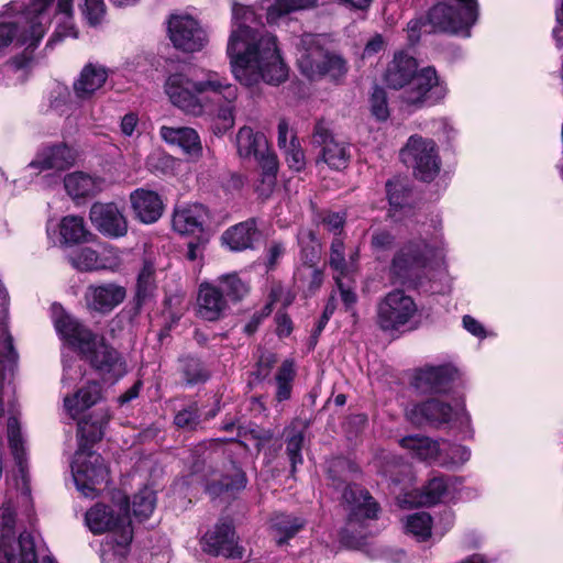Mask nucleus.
I'll return each mask as SVG.
<instances>
[{"mask_svg": "<svg viewBox=\"0 0 563 563\" xmlns=\"http://www.w3.org/2000/svg\"><path fill=\"white\" fill-rule=\"evenodd\" d=\"M464 413L463 406L454 410L449 404L442 402L438 399H429L413 405L407 411V418L411 423L418 427L424 424L440 427L453 419H460V416H463Z\"/></svg>", "mask_w": 563, "mask_h": 563, "instance_id": "a211bd4d", "label": "nucleus"}, {"mask_svg": "<svg viewBox=\"0 0 563 563\" xmlns=\"http://www.w3.org/2000/svg\"><path fill=\"white\" fill-rule=\"evenodd\" d=\"M208 239L203 234L198 235L196 241L188 243L186 257L191 262L201 260Z\"/></svg>", "mask_w": 563, "mask_h": 563, "instance_id": "69168bd1", "label": "nucleus"}, {"mask_svg": "<svg viewBox=\"0 0 563 563\" xmlns=\"http://www.w3.org/2000/svg\"><path fill=\"white\" fill-rule=\"evenodd\" d=\"M386 42L382 34H375L365 44L362 57H372L385 48Z\"/></svg>", "mask_w": 563, "mask_h": 563, "instance_id": "774afa93", "label": "nucleus"}, {"mask_svg": "<svg viewBox=\"0 0 563 563\" xmlns=\"http://www.w3.org/2000/svg\"><path fill=\"white\" fill-rule=\"evenodd\" d=\"M405 531L413 536L418 541H426L432 534L433 521L426 511L409 515L404 523Z\"/></svg>", "mask_w": 563, "mask_h": 563, "instance_id": "79ce46f5", "label": "nucleus"}, {"mask_svg": "<svg viewBox=\"0 0 563 563\" xmlns=\"http://www.w3.org/2000/svg\"><path fill=\"white\" fill-rule=\"evenodd\" d=\"M168 35L176 48L197 52L208 42L207 32L189 14H173L168 20Z\"/></svg>", "mask_w": 563, "mask_h": 563, "instance_id": "2eb2a0df", "label": "nucleus"}, {"mask_svg": "<svg viewBox=\"0 0 563 563\" xmlns=\"http://www.w3.org/2000/svg\"><path fill=\"white\" fill-rule=\"evenodd\" d=\"M125 297V288L115 283L90 285L85 292L88 309L100 313L112 311Z\"/></svg>", "mask_w": 563, "mask_h": 563, "instance_id": "412c9836", "label": "nucleus"}, {"mask_svg": "<svg viewBox=\"0 0 563 563\" xmlns=\"http://www.w3.org/2000/svg\"><path fill=\"white\" fill-rule=\"evenodd\" d=\"M295 376L296 369L294 362L291 360H285L275 375V397L277 401H285L291 397Z\"/></svg>", "mask_w": 563, "mask_h": 563, "instance_id": "a19ab883", "label": "nucleus"}, {"mask_svg": "<svg viewBox=\"0 0 563 563\" xmlns=\"http://www.w3.org/2000/svg\"><path fill=\"white\" fill-rule=\"evenodd\" d=\"M183 372L185 380L189 385L198 384L207 379V373L197 360H188Z\"/></svg>", "mask_w": 563, "mask_h": 563, "instance_id": "052dcab7", "label": "nucleus"}, {"mask_svg": "<svg viewBox=\"0 0 563 563\" xmlns=\"http://www.w3.org/2000/svg\"><path fill=\"white\" fill-rule=\"evenodd\" d=\"M76 157L77 153L74 148L60 143L42 148L36 154L35 158L29 164V167L38 168L41 170H64L75 164Z\"/></svg>", "mask_w": 563, "mask_h": 563, "instance_id": "393cba45", "label": "nucleus"}, {"mask_svg": "<svg viewBox=\"0 0 563 563\" xmlns=\"http://www.w3.org/2000/svg\"><path fill=\"white\" fill-rule=\"evenodd\" d=\"M305 520L291 515L279 514L272 519V529L277 544L282 545L292 538L302 527Z\"/></svg>", "mask_w": 563, "mask_h": 563, "instance_id": "58836bf2", "label": "nucleus"}, {"mask_svg": "<svg viewBox=\"0 0 563 563\" xmlns=\"http://www.w3.org/2000/svg\"><path fill=\"white\" fill-rule=\"evenodd\" d=\"M208 219L209 211L201 203L179 206L173 214V229L181 235H200L203 234Z\"/></svg>", "mask_w": 563, "mask_h": 563, "instance_id": "5701e85b", "label": "nucleus"}, {"mask_svg": "<svg viewBox=\"0 0 563 563\" xmlns=\"http://www.w3.org/2000/svg\"><path fill=\"white\" fill-rule=\"evenodd\" d=\"M64 186L67 194L76 199L93 196L101 191L103 180L82 172H75L65 176Z\"/></svg>", "mask_w": 563, "mask_h": 563, "instance_id": "2f4dec72", "label": "nucleus"}, {"mask_svg": "<svg viewBox=\"0 0 563 563\" xmlns=\"http://www.w3.org/2000/svg\"><path fill=\"white\" fill-rule=\"evenodd\" d=\"M400 445L408 450L413 457L420 461L431 462L439 457L441 446L434 441L423 435H408L399 441Z\"/></svg>", "mask_w": 563, "mask_h": 563, "instance_id": "f704fd0d", "label": "nucleus"}, {"mask_svg": "<svg viewBox=\"0 0 563 563\" xmlns=\"http://www.w3.org/2000/svg\"><path fill=\"white\" fill-rule=\"evenodd\" d=\"M455 371L451 366H430L421 368L415 376V386L422 393H446L454 378Z\"/></svg>", "mask_w": 563, "mask_h": 563, "instance_id": "a878e982", "label": "nucleus"}, {"mask_svg": "<svg viewBox=\"0 0 563 563\" xmlns=\"http://www.w3.org/2000/svg\"><path fill=\"white\" fill-rule=\"evenodd\" d=\"M202 549L212 555L242 558V549L238 547L235 532L230 522L222 521L208 531L202 538Z\"/></svg>", "mask_w": 563, "mask_h": 563, "instance_id": "aec40b11", "label": "nucleus"}, {"mask_svg": "<svg viewBox=\"0 0 563 563\" xmlns=\"http://www.w3.org/2000/svg\"><path fill=\"white\" fill-rule=\"evenodd\" d=\"M258 235L256 222L247 220L228 229L222 235V241L232 251H244L253 246Z\"/></svg>", "mask_w": 563, "mask_h": 563, "instance_id": "7c9ffc66", "label": "nucleus"}, {"mask_svg": "<svg viewBox=\"0 0 563 563\" xmlns=\"http://www.w3.org/2000/svg\"><path fill=\"white\" fill-rule=\"evenodd\" d=\"M93 227L109 238H121L128 232V221L123 210L114 202H95L89 212Z\"/></svg>", "mask_w": 563, "mask_h": 563, "instance_id": "6ab92c4d", "label": "nucleus"}, {"mask_svg": "<svg viewBox=\"0 0 563 563\" xmlns=\"http://www.w3.org/2000/svg\"><path fill=\"white\" fill-rule=\"evenodd\" d=\"M254 159L258 163L262 170L261 184L257 186V191L262 196H268L276 185L279 167L277 156L267 147L264 153H261V155L256 156Z\"/></svg>", "mask_w": 563, "mask_h": 563, "instance_id": "e433bc0d", "label": "nucleus"}, {"mask_svg": "<svg viewBox=\"0 0 563 563\" xmlns=\"http://www.w3.org/2000/svg\"><path fill=\"white\" fill-rule=\"evenodd\" d=\"M109 418L101 421L90 422L89 420H81L78 422V435L80 437V444L88 449V444L99 441L103 435V426L108 422Z\"/></svg>", "mask_w": 563, "mask_h": 563, "instance_id": "864d4df0", "label": "nucleus"}, {"mask_svg": "<svg viewBox=\"0 0 563 563\" xmlns=\"http://www.w3.org/2000/svg\"><path fill=\"white\" fill-rule=\"evenodd\" d=\"M330 266L341 275L349 271V263L345 260V246L340 236H335L330 246Z\"/></svg>", "mask_w": 563, "mask_h": 563, "instance_id": "4d7b16f0", "label": "nucleus"}, {"mask_svg": "<svg viewBox=\"0 0 563 563\" xmlns=\"http://www.w3.org/2000/svg\"><path fill=\"white\" fill-rule=\"evenodd\" d=\"M369 236L371 251L377 258L391 251L396 243L395 235L385 228H371Z\"/></svg>", "mask_w": 563, "mask_h": 563, "instance_id": "c03bdc74", "label": "nucleus"}, {"mask_svg": "<svg viewBox=\"0 0 563 563\" xmlns=\"http://www.w3.org/2000/svg\"><path fill=\"white\" fill-rule=\"evenodd\" d=\"M55 0H33L29 5L11 1L4 7L3 14L12 21L0 23V49L14 43L34 48L43 38L52 20V7ZM71 0H58L56 13L60 19L53 41L62 37H77L71 23Z\"/></svg>", "mask_w": 563, "mask_h": 563, "instance_id": "f03ea898", "label": "nucleus"}, {"mask_svg": "<svg viewBox=\"0 0 563 563\" xmlns=\"http://www.w3.org/2000/svg\"><path fill=\"white\" fill-rule=\"evenodd\" d=\"M132 209L144 223L157 221L164 209L163 201L157 192L144 188L135 189L130 195Z\"/></svg>", "mask_w": 563, "mask_h": 563, "instance_id": "bb28decb", "label": "nucleus"}, {"mask_svg": "<svg viewBox=\"0 0 563 563\" xmlns=\"http://www.w3.org/2000/svg\"><path fill=\"white\" fill-rule=\"evenodd\" d=\"M71 472L77 488L87 497L92 496L96 485L107 482L108 468L100 454L80 444L71 463Z\"/></svg>", "mask_w": 563, "mask_h": 563, "instance_id": "9b49d317", "label": "nucleus"}, {"mask_svg": "<svg viewBox=\"0 0 563 563\" xmlns=\"http://www.w3.org/2000/svg\"><path fill=\"white\" fill-rule=\"evenodd\" d=\"M286 251L285 244L278 241H273L267 247L266 267L274 269L278 261L284 256Z\"/></svg>", "mask_w": 563, "mask_h": 563, "instance_id": "0e129e2a", "label": "nucleus"}, {"mask_svg": "<svg viewBox=\"0 0 563 563\" xmlns=\"http://www.w3.org/2000/svg\"><path fill=\"white\" fill-rule=\"evenodd\" d=\"M108 78L106 67L98 64H87L74 82V91L80 99L90 98L99 90Z\"/></svg>", "mask_w": 563, "mask_h": 563, "instance_id": "c85d7f7f", "label": "nucleus"}, {"mask_svg": "<svg viewBox=\"0 0 563 563\" xmlns=\"http://www.w3.org/2000/svg\"><path fill=\"white\" fill-rule=\"evenodd\" d=\"M439 457L440 464L445 467H460L466 463L471 457L468 448L460 444L443 443Z\"/></svg>", "mask_w": 563, "mask_h": 563, "instance_id": "49530a36", "label": "nucleus"}, {"mask_svg": "<svg viewBox=\"0 0 563 563\" xmlns=\"http://www.w3.org/2000/svg\"><path fill=\"white\" fill-rule=\"evenodd\" d=\"M296 45L297 67L305 78L310 81L327 79L334 85L343 84L350 69L343 55L324 48L319 37L309 33L302 34Z\"/></svg>", "mask_w": 563, "mask_h": 563, "instance_id": "39448f33", "label": "nucleus"}, {"mask_svg": "<svg viewBox=\"0 0 563 563\" xmlns=\"http://www.w3.org/2000/svg\"><path fill=\"white\" fill-rule=\"evenodd\" d=\"M155 267L153 263L145 261L137 276L136 299L139 303L148 299L155 290Z\"/></svg>", "mask_w": 563, "mask_h": 563, "instance_id": "a18cd8bd", "label": "nucleus"}, {"mask_svg": "<svg viewBox=\"0 0 563 563\" xmlns=\"http://www.w3.org/2000/svg\"><path fill=\"white\" fill-rule=\"evenodd\" d=\"M261 5L266 12V20L269 24L297 35L301 33L302 25L296 13L300 10L316 8L318 0H262Z\"/></svg>", "mask_w": 563, "mask_h": 563, "instance_id": "4468645a", "label": "nucleus"}, {"mask_svg": "<svg viewBox=\"0 0 563 563\" xmlns=\"http://www.w3.org/2000/svg\"><path fill=\"white\" fill-rule=\"evenodd\" d=\"M417 312L413 299L402 290L388 292L377 306V322L385 330H398Z\"/></svg>", "mask_w": 563, "mask_h": 563, "instance_id": "ddd939ff", "label": "nucleus"}, {"mask_svg": "<svg viewBox=\"0 0 563 563\" xmlns=\"http://www.w3.org/2000/svg\"><path fill=\"white\" fill-rule=\"evenodd\" d=\"M426 25L427 23L422 18L412 19L407 23L406 33L408 42L411 45H415L419 42L422 27Z\"/></svg>", "mask_w": 563, "mask_h": 563, "instance_id": "338daca9", "label": "nucleus"}, {"mask_svg": "<svg viewBox=\"0 0 563 563\" xmlns=\"http://www.w3.org/2000/svg\"><path fill=\"white\" fill-rule=\"evenodd\" d=\"M400 161L412 169L422 181L433 180L441 168V159L435 142L419 134L411 135L399 152Z\"/></svg>", "mask_w": 563, "mask_h": 563, "instance_id": "1a4fd4ad", "label": "nucleus"}, {"mask_svg": "<svg viewBox=\"0 0 563 563\" xmlns=\"http://www.w3.org/2000/svg\"><path fill=\"white\" fill-rule=\"evenodd\" d=\"M418 71L416 58L405 52H397L387 66L385 81L389 88L404 91L410 86Z\"/></svg>", "mask_w": 563, "mask_h": 563, "instance_id": "b1692460", "label": "nucleus"}, {"mask_svg": "<svg viewBox=\"0 0 563 563\" xmlns=\"http://www.w3.org/2000/svg\"><path fill=\"white\" fill-rule=\"evenodd\" d=\"M448 487L449 485L444 477H433L418 495L413 496L411 493L406 494L399 503L409 506H431L442 500V497L448 492Z\"/></svg>", "mask_w": 563, "mask_h": 563, "instance_id": "473e14b6", "label": "nucleus"}, {"mask_svg": "<svg viewBox=\"0 0 563 563\" xmlns=\"http://www.w3.org/2000/svg\"><path fill=\"white\" fill-rule=\"evenodd\" d=\"M31 62L30 53L24 52L23 54L14 57L4 65V71L7 74H16L19 80H24L26 76V68Z\"/></svg>", "mask_w": 563, "mask_h": 563, "instance_id": "bf43d9fd", "label": "nucleus"}, {"mask_svg": "<svg viewBox=\"0 0 563 563\" xmlns=\"http://www.w3.org/2000/svg\"><path fill=\"white\" fill-rule=\"evenodd\" d=\"M175 424L179 428L195 429L199 423L198 408L196 405L180 410L175 416Z\"/></svg>", "mask_w": 563, "mask_h": 563, "instance_id": "e2e57ef3", "label": "nucleus"}, {"mask_svg": "<svg viewBox=\"0 0 563 563\" xmlns=\"http://www.w3.org/2000/svg\"><path fill=\"white\" fill-rule=\"evenodd\" d=\"M446 95V84L439 77L434 67L427 66L418 71L400 98L405 104L420 109L440 103Z\"/></svg>", "mask_w": 563, "mask_h": 563, "instance_id": "9d476101", "label": "nucleus"}, {"mask_svg": "<svg viewBox=\"0 0 563 563\" xmlns=\"http://www.w3.org/2000/svg\"><path fill=\"white\" fill-rule=\"evenodd\" d=\"M249 286L236 274L220 276L217 284L202 283L197 296V314L206 321H217L229 310V301H240Z\"/></svg>", "mask_w": 563, "mask_h": 563, "instance_id": "423d86ee", "label": "nucleus"}, {"mask_svg": "<svg viewBox=\"0 0 563 563\" xmlns=\"http://www.w3.org/2000/svg\"><path fill=\"white\" fill-rule=\"evenodd\" d=\"M170 102L183 112L199 117L210 106L208 92L228 101L236 100L238 88L218 73L209 71L205 79L192 80L184 74H173L165 82Z\"/></svg>", "mask_w": 563, "mask_h": 563, "instance_id": "7ed1b4c3", "label": "nucleus"}, {"mask_svg": "<svg viewBox=\"0 0 563 563\" xmlns=\"http://www.w3.org/2000/svg\"><path fill=\"white\" fill-rule=\"evenodd\" d=\"M69 263L80 272L99 271V253L91 247H81L69 255Z\"/></svg>", "mask_w": 563, "mask_h": 563, "instance_id": "603ef678", "label": "nucleus"}, {"mask_svg": "<svg viewBox=\"0 0 563 563\" xmlns=\"http://www.w3.org/2000/svg\"><path fill=\"white\" fill-rule=\"evenodd\" d=\"M129 503L122 497L120 512L114 514L111 507L97 504L86 514V523L95 534L109 532L102 543V561L110 563L111 556L125 558L133 539V529L128 514Z\"/></svg>", "mask_w": 563, "mask_h": 563, "instance_id": "20e7f679", "label": "nucleus"}, {"mask_svg": "<svg viewBox=\"0 0 563 563\" xmlns=\"http://www.w3.org/2000/svg\"><path fill=\"white\" fill-rule=\"evenodd\" d=\"M323 283V272L314 264L300 265L294 273V285L306 297L312 296Z\"/></svg>", "mask_w": 563, "mask_h": 563, "instance_id": "c9c22d12", "label": "nucleus"}, {"mask_svg": "<svg viewBox=\"0 0 563 563\" xmlns=\"http://www.w3.org/2000/svg\"><path fill=\"white\" fill-rule=\"evenodd\" d=\"M122 264L120 252L114 247H106L101 254H99V271H117Z\"/></svg>", "mask_w": 563, "mask_h": 563, "instance_id": "680f3d73", "label": "nucleus"}, {"mask_svg": "<svg viewBox=\"0 0 563 563\" xmlns=\"http://www.w3.org/2000/svg\"><path fill=\"white\" fill-rule=\"evenodd\" d=\"M286 453L291 464V471L295 472L298 464L302 463L301 449L303 443V432L295 427H289L285 431Z\"/></svg>", "mask_w": 563, "mask_h": 563, "instance_id": "8fccbe9b", "label": "nucleus"}, {"mask_svg": "<svg viewBox=\"0 0 563 563\" xmlns=\"http://www.w3.org/2000/svg\"><path fill=\"white\" fill-rule=\"evenodd\" d=\"M90 366L103 379L117 382L128 373L126 361L113 346L108 344L103 336L95 335L93 343L87 351H80Z\"/></svg>", "mask_w": 563, "mask_h": 563, "instance_id": "f8f14e48", "label": "nucleus"}, {"mask_svg": "<svg viewBox=\"0 0 563 563\" xmlns=\"http://www.w3.org/2000/svg\"><path fill=\"white\" fill-rule=\"evenodd\" d=\"M343 500L349 529L356 530L357 527H363L366 520L377 518L379 506L364 488L349 485L343 492Z\"/></svg>", "mask_w": 563, "mask_h": 563, "instance_id": "dca6fc26", "label": "nucleus"}, {"mask_svg": "<svg viewBox=\"0 0 563 563\" xmlns=\"http://www.w3.org/2000/svg\"><path fill=\"white\" fill-rule=\"evenodd\" d=\"M288 167L294 172H301L306 167L305 152L296 134L290 135V146L283 151Z\"/></svg>", "mask_w": 563, "mask_h": 563, "instance_id": "5fc2aeb1", "label": "nucleus"}, {"mask_svg": "<svg viewBox=\"0 0 563 563\" xmlns=\"http://www.w3.org/2000/svg\"><path fill=\"white\" fill-rule=\"evenodd\" d=\"M245 485V474L240 468L234 467L231 475H225L221 478V481L208 485L207 490L210 495L217 496L223 492L240 490L244 488Z\"/></svg>", "mask_w": 563, "mask_h": 563, "instance_id": "de8ad7c7", "label": "nucleus"}, {"mask_svg": "<svg viewBox=\"0 0 563 563\" xmlns=\"http://www.w3.org/2000/svg\"><path fill=\"white\" fill-rule=\"evenodd\" d=\"M268 147L265 135L254 132L250 126H242L236 134V150L242 158H255Z\"/></svg>", "mask_w": 563, "mask_h": 563, "instance_id": "72a5a7b5", "label": "nucleus"}, {"mask_svg": "<svg viewBox=\"0 0 563 563\" xmlns=\"http://www.w3.org/2000/svg\"><path fill=\"white\" fill-rule=\"evenodd\" d=\"M7 438L11 453L15 460L21 476L22 489L29 493V475L26 464L25 440L21 431V426L16 417L8 419Z\"/></svg>", "mask_w": 563, "mask_h": 563, "instance_id": "cd10ccee", "label": "nucleus"}, {"mask_svg": "<svg viewBox=\"0 0 563 563\" xmlns=\"http://www.w3.org/2000/svg\"><path fill=\"white\" fill-rule=\"evenodd\" d=\"M369 108L373 117H375L378 121H385L388 119L389 108L387 102V93L383 88L378 86L374 87L369 98Z\"/></svg>", "mask_w": 563, "mask_h": 563, "instance_id": "6e6d98bb", "label": "nucleus"}, {"mask_svg": "<svg viewBox=\"0 0 563 563\" xmlns=\"http://www.w3.org/2000/svg\"><path fill=\"white\" fill-rule=\"evenodd\" d=\"M386 191L391 211L409 208L410 188L407 180L400 178L388 180Z\"/></svg>", "mask_w": 563, "mask_h": 563, "instance_id": "37998d69", "label": "nucleus"}, {"mask_svg": "<svg viewBox=\"0 0 563 563\" xmlns=\"http://www.w3.org/2000/svg\"><path fill=\"white\" fill-rule=\"evenodd\" d=\"M298 242L301 245V265L314 264L320 256V245L311 230H301L298 234Z\"/></svg>", "mask_w": 563, "mask_h": 563, "instance_id": "3c124183", "label": "nucleus"}, {"mask_svg": "<svg viewBox=\"0 0 563 563\" xmlns=\"http://www.w3.org/2000/svg\"><path fill=\"white\" fill-rule=\"evenodd\" d=\"M81 12L88 24H99L106 14V4L103 0H84Z\"/></svg>", "mask_w": 563, "mask_h": 563, "instance_id": "13d9d810", "label": "nucleus"}, {"mask_svg": "<svg viewBox=\"0 0 563 563\" xmlns=\"http://www.w3.org/2000/svg\"><path fill=\"white\" fill-rule=\"evenodd\" d=\"M161 139L170 146H177L190 159L198 161L202 156V143L198 132L190 126L159 128Z\"/></svg>", "mask_w": 563, "mask_h": 563, "instance_id": "4be33fe9", "label": "nucleus"}, {"mask_svg": "<svg viewBox=\"0 0 563 563\" xmlns=\"http://www.w3.org/2000/svg\"><path fill=\"white\" fill-rule=\"evenodd\" d=\"M478 18L477 0H442L428 13L432 31H443L470 36V29Z\"/></svg>", "mask_w": 563, "mask_h": 563, "instance_id": "0eeeda50", "label": "nucleus"}, {"mask_svg": "<svg viewBox=\"0 0 563 563\" xmlns=\"http://www.w3.org/2000/svg\"><path fill=\"white\" fill-rule=\"evenodd\" d=\"M156 506L155 492L148 487L142 488L134 495L132 507L134 516L140 520L147 519L154 511Z\"/></svg>", "mask_w": 563, "mask_h": 563, "instance_id": "09e8293b", "label": "nucleus"}, {"mask_svg": "<svg viewBox=\"0 0 563 563\" xmlns=\"http://www.w3.org/2000/svg\"><path fill=\"white\" fill-rule=\"evenodd\" d=\"M445 244L442 239L432 243L423 240L410 241L395 254L390 273L400 282L417 276L420 268L428 266L433 261H440L444 256Z\"/></svg>", "mask_w": 563, "mask_h": 563, "instance_id": "6e6552de", "label": "nucleus"}, {"mask_svg": "<svg viewBox=\"0 0 563 563\" xmlns=\"http://www.w3.org/2000/svg\"><path fill=\"white\" fill-rule=\"evenodd\" d=\"M322 158L333 169H343L351 158L349 144L333 137L323 140Z\"/></svg>", "mask_w": 563, "mask_h": 563, "instance_id": "4c0bfd02", "label": "nucleus"}, {"mask_svg": "<svg viewBox=\"0 0 563 563\" xmlns=\"http://www.w3.org/2000/svg\"><path fill=\"white\" fill-rule=\"evenodd\" d=\"M101 399V386L91 382L78 389L73 396L64 398V407L71 418H77L82 411L89 409Z\"/></svg>", "mask_w": 563, "mask_h": 563, "instance_id": "c756f323", "label": "nucleus"}, {"mask_svg": "<svg viewBox=\"0 0 563 563\" xmlns=\"http://www.w3.org/2000/svg\"><path fill=\"white\" fill-rule=\"evenodd\" d=\"M256 14L251 7L232 3V24L227 54L236 80L245 86L260 81L278 85L288 70L277 46V37L264 29L252 27Z\"/></svg>", "mask_w": 563, "mask_h": 563, "instance_id": "f257e3e1", "label": "nucleus"}, {"mask_svg": "<svg viewBox=\"0 0 563 563\" xmlns=\"http://www.w3.org/2000/svg\"><path fill=\"white\" fill-rule=\"evenodd\" d=\"M52 319L58 335L79 352L87 351L89 344L93 343L96 334L67 313L60 305H52Z\"/></svg>", "mask_w": 563, "mask_h": 563, "instance_id": "f3484780", "label": "nucleus"}, {"mask_svg": "<svg viewBox=\"0 0 563 563\" xmlns=\"http://www.w3.org/2000/svg\"><path fill=\"white\" fill-rule=\"evenodd\" d=\"M59 234L66 244L86 242L90 235L85 228L84 219L78 216L64 217L59 224Z\"/></svg>", "mask_w": 563, "mask_h": 563, "instance_id": "ea45409f", "label": "nucleus"}]
</instances>
